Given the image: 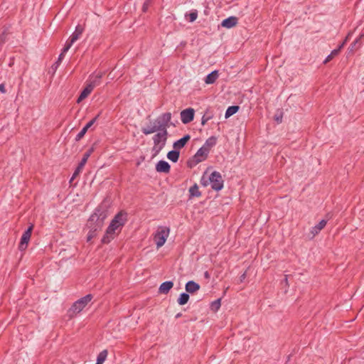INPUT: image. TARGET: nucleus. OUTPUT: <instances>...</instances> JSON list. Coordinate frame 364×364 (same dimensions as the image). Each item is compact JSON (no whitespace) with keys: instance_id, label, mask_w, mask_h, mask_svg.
Segmentation results:
<instances>
[{"instance_id":"f257e3e1","label":"nucleus","mask_w":364,"mask_h":364,"mask_svg":"<svg viewBox=\"0 0 364 364\" xmlns=\"http://www.w3.org/2000/svg\"><path fill=\"white\" fill-rule=\"evenodd\" d=\"M107 210L105 207L100 205L95 209L86 224V228L89 230L87 242H90L97 236L98 232L102 229L105 220L107 218Z\"/></svg>"},{"instance_id":"f03ea898","label":"nucleus","mask_w":364,"mask_h":364,"mask_svg":"<svg viewBox=\"0 0 364 364\" xmlns=\"http://www.w3.org/2000/svg\"><path fill=\"white\" fill-rule=\"evenodd\" d=\"M171 113L168 112L159 115L153 122L150 121V124L142 127L141 129V132L144 135H149L156 132L168 131L167 129L171 124Z\"/></svg>"},{"instance_id":"7ed1b4c3","label":"nucleus","mask_w":364,"mask_h":364,"mask_svg":"<svg viewBox=\"0 0 364 364\" xmlns=\"http://www.w3.org/2000/svg\"><path fill=\"white\" fill-rule=\"evenodd\" d=\"M92 295L89 294L75 301L68 311V316L72 318L79 314L92 300Z\"/></svg>"},{"instance_id":"20e7f679","label":"nucleus","mask_w":364,"mask_h":364,"mask_svg":"<svg viewBox=\"0 0 364 364\" xmlns=\"http://www.w3.org/2000/svg\"><path fill=\"white\" fill-rule=\"evenodd\" d=\"M208 181L213 190L219 191L223 188L224 181L220 172L213 171L208 177Z\"/></svg>"},{"instance_id":"39448f33","label":"nucleus","mask_w":364,"mask_h":364,"mask_svg":"<svg viewBox=\"0 0 364 364\" xmlns=\"http://www.w3.org/2000/svg\"><path fill=\"white\" fill-rule=\"evenodd\" d=\"M170 228L168 227H160L154 235V241L156 247H161L166 242L168 237Z\"/></svg>"},{"instance_id":"423d86ee","label":"nucleus","mask_w":364,"mask_h":364,"mask_svg":"<svg viewBox=\"0 0 364 364\" xmlns=\"http://www.w3.org/2000/svg\"><path fill=\"white\" fill-rule=\"evenodd\" d=\"M209 152L210 151L206 148V146H201L193 156V164L191 161L188 162V166L191 168L198 163L205 161L208 158Z\"/></svg>"},{"instance_id":"0eeeda50","label":"nucleus","mask_w":364,"mask_h":364,"mask_svg":"<svg viewBox=\"0 0 364 364\" xmlns=\"http://www.w3.org/2000/svg\"><path fill=\"white\" fill-rule=\"evenodd\" d=\"M95 150L94 146L90 147L84 154L82 156V159H81L80 162L79 163L78 166L75 168L70 180V183H72V181L80 174V173L82 171L83 167L85 166V164L87 163L89 157L90 155L93 153Z\"/></svg>"},{"instance_id":"6e6552de","label":"nucleus","mask_w":364,"mask_h":364,"mask_svg":"<svg viewBox=\"0 0 364 364\" xmlns=\"http://www.w3.org/2000/svg\"><path fill=\"white\" fill-rule=\"evenodd\" d=\"M104 75L105 73L100 71L93 73L89 76L86 84L93 90L95 87L99 86L101 84L102 77Z\"/></svg>"},{"instance_id":"1a4fd4ad","label":"nucleus","mask_w":364,"mask_h":364,"mask_svg":"<svg viewBox=\"0 0 364 364\" xmlns=\"http://www.w3.org/2000/svg\"><path fill=\"white\" fill-rule=\"evenodd\" d=\"M33 229V225H31L23 233L20 243L18 245V249L21 251H23L27 248L28 243L31 239L32 231Z\"/></svg>"},{"instance_id":"9d476101","label":"nucleus","mask_w":364,"mask_h":364,"mask_svg":"<svg viewBox=\"0 0 364 364\" xmlns=\"http://www.w3.org/2000/svg\"><path fill=\"white\" fill-rule=\"evenodd\" d=\"M127 213L123 211L119 212L112 220L110 223V229H112V226L117 225V227H120L121 230L127 220Z\"/></svg>"},{"instance_id":"9b49d317","label":"nucleus","mask_w":364,"mask_h":364,"mask_svg":"<svg viewBox=\"0 0 364 364\" xmlns=\"http://www.w3.org/2000/svg\"><path fill=\"white\" fill-rule=\"evenodd\" d=\"M168 136V131L157 132L152 137L154 144L165 146Z\"/></svg>"},{"instance_id":"f8f14e48","label":"nucleus","mask_w":364,"mask_h":364,"mask_svg":"<svg viewBox=\"0 0 364 364\" xmlns=\"http://www.w3.org/2000/svg\"><path fill=\"white\" fill-rule=\"evenodd\" d=\"M195 110L193 108L189 107L181 112V120L186 124L192 122L194 119Z\"/></svg>"},{"instance_id":"ddd939ff","label":"nucleus","mask_w":364,"mask_h":364,"mask_svg":"<svg viewBox=\"0 0 364 364\" xmlns=\"http://www.w3.org/2000/svg\"><path fill=\"white\" fill-rule=\"evenodd\" d=\"M326 219L321 220L317 225L314 226L311 230V233L313 236L316 235L318 232L324 228L326 225L327 224L328 220L330 219L329 213L326 215Z\"/></svg>"},{"instance_id":"4468645a","label":"nucleus","mask_w":364,"mask_h":364,"mask_svg":"<svg viewBox=\"0 0 364 364\" xmlns=\"http://www.w3.org/2000/svg\"><path fill=\"white\" fill-rule=\"evenodd\" d=\"M156 170L159 173H168L170 172L171 166L167 161L160 160L156 165Z\"/></svg>"},{"instance_id":"2eb2a0df","label":"nucleus","mask_w":364,"mask_h":364,"mask_svg":"<svg viewBox=\"0 0 364 364\" xmlns=\"http://www.w3.org/2000/svg\"><path fill=\"white\" fill-rule=\"evenodd\" d=\"M238 23V18L236 16H230L225 18L221 22V26L226 28H231L235 26Z\"/></svg>"},{"instance_id":"dca6fc26","label":"nucleus","mask_w":364,"mask_h":364,"mask_svg":"<svg viewBox=\"0 0 364 364\" xmlns=\"http://www.w3.org/2000/svg\"><path fill=\"white\" fill-rule=\"evenodd\" d=\"M190 139L191 136L189 134L184 135L182 138L173 142V149L179 151L181 149L183 148L186 146V144L190 140Z\"/></svg>"},{"instance_id":"f3484780","label":"nucleus","mask_w":364,"mask_h":364,"mask_svg":"<svg viewBox=\"0 0 364 364\" xmlns=\"http://www.w3.org/2000/svg\"><path fill=\"white\" fill-rule=\"evenodd\" d=\"M200 288V286L197 282L191 280L186 282L185 285V289L188 294H194L198 291Z\"/></svg>"},{"instance_id":"a211bd4d","label":"nucleus","mask_w":364,"mask_h":364,"mask_svg":"<svg viewBox=\"0 0 364 364\" xmlns=\"http://www.w3.org/2000/svg\"><path fill=\"white\" fill-rule=\"evenodd\" d=\"M173 287V282L172 281H166L163 282L159 288V293L162 294H167Z\"/></svg>"},{"instance_id":"6ab92c4d","label":"nucleus","mask_w":364,"mask_h":364,"mask_svg":"<svg viewBox=\"0 0 364 364\" xmlns=\"http://www.w3.org/2000/svg\"><path fill=\"white\" fill-rule=\"evenodd\" d=\"M83 31L84 28L82 27V26L78 24L75 27V31L73 33V34L70 36L68 40L74 43L77 40L80 38V36L83 33Z\"/></svg>"},{"instance_id":"aec40b11","label":"nucleus","mask_w":364,"mask_h":364,"mask_svg":"<svg viewBox=\"0 0 364 364\" xmlns=\"http://www.w3.org/2000/svg\"><path fill=\"white\" fill-rule=\"evenodd\" d=\"M364 37V33L359 36L349 46L348 48V53H354L356 50H358L361 46V43L360 42V39Z\"/></svg>"},{"instance_id":"412c9836","label":"nucleus","mask_w":364,"mask_h":364,"mask_svg":"<svg viewBox=\"0 0 364 364\" xmlns=\"http://www.w3.org/2000/svg\"><path fill=\"white\" fill-rule=\"evenodd\" d=\"M218 76H219L218 71L213 70L210 73L207 75V76L205 78V82L208 85L213 84L216 81V80L218 78Z\"/></svg>"},{"instance_id":"4be33fe9","label":"nucleus","mask_w":364,"mask_h":364,"mask_svg":"<svg viewBox=\"0 0 364 364\" xmlns=\"http://www.w3.org/2000/svg\"><path fill=\"white\" fill-rule=\"evenodd\" d=\"M179 156H180V151L176 149H173V150L168 151L167 154V158L170 161H171L172 162H174V163H176L178 161Z\"/></svg>"},{"instance_id":"5701e85b","label":"nucleus","mask_w":364,"mask_h":364,"mask_svg":"<svg viewBox=\"0 0 364 364\" xmlns=\"http://www.w3.org/2000/svg\"><path fill=\"white\" fill-rule=\"evenodd\" d=\"M213 112L209 108L206 109L201 119V124L205 125L208 121L213 118Z\"/></svg>"},{"instance_id":"b1692460","label":"nucleus","mask_w":364,"mask_h":364,"mask_svg":"<svg viewBox=\"0 0 364 364\" xmlns=\"http://www.w3.org/2000/svg\"><path fill=\"white\" fill-rule=\"evenodd\" d=\"M92 90L86 84L85 87L81 92L80 96L77 100V102L79 103L84 99H85L91 92Z\"/></svg>"},{"instance_id":"393cba45","label":"nucleus","mask_w":364,"mask_h":364,"mask_svg":"<svg viewBox=\"0 0 364 364\" xmlns=\"http://www.w3.org/2000/svg\"><path fill=\"white\" fill-rule=\"evenodd\" d=\"M218 138L215 136H212L206 139L204 146H206V148L210 151V149L213 146H215L217 144Z\"/></svg>"},{"instance_id":"a878e982","label":"nucleus","mask_w":364,"mask_h":364,"mask_svg":"<svg viewBox=\"0 0 364 364\" xmlns=\"http://www.w3.org/2000/svg\"><path fill=\"white\" fill-rule=\"evenodd\" d=\"M190 296L188 292H183L179 295L177 302L179 305L182 306L188 303Z\"/></svg>"},{"instance_id":"bb28decb","label":"nucleus","mask_w":364,"mask_h":364,"mask_svg":"<svg viewBox=\"0 0 364 364\" xmlns=\"http://www.w3.org/2000/svg\"><path fill=\"white\" fill-rule=\"evenodd\" d=\"M239 109L240 107L238 105H232L228 107L225 114V118H228L235 114L239 110Z\"/></svg>"},{"instance_id":"cd10ccee","label":"nucleus","mask_w":364,"mask_h":364,"mask_svg":"<svg viewBox=\"0 0 364 364\" xmlns=\"http://www.w3.org/2000/svg\"><path fill=\"white\" fill-rule=\"evenodd\" d=\"M190 197H199L201 196L200 191H199L198 186L196 183L192 186L189 188Z\"/></svg>"},{"instance_id":"c85d7f7f","label":"nucleus","mask_w":364,"mask_h":364,"mask_svg":"<svg viewBox=\"0 0 364 364\" xmlns=\"http://www.w3.org/2000/svg\"><path fill=\"white\" fill-rule=\"evenodd\" d=\"M108 355L107 350H102L97 355L96 364H103Z\"/></svg>"},{"instance_id":"c756f323","label":"nucleus","mask_w":364,"mask_h":364,"mask_svg":"<svg viewBox=\"0 0 364 364\" xmlns=\"http://www.w3.org/2000/svg\"><path fill=\"white\" fill-rule=\"evenodd\" d=\"M114 234L107 233V230H106V232L101 240V242L102 244H108L114 239Z\"/></svg>"},{"instance_id":"7c9ffc66","label":"nucleus","mask_w":364,"mask_h":364,"mask_svg":"<svg viewBox=\"0 0 364 364\" xmlns=\"http://www.w3.org/2000/svg\"><path fill=\"white\" fill-rule=\"evenodd\" d=\"M340 50L338 48L334 49L331 51V53L326 58V59L323 61L324 64H326L327 63L330 62L335 56H336L339 53Z\"/></svg>"},{"instance_id":"2f4dec72","label":"nucleus","mask_w":364,"mask_h":364,"mask_svg":"<svg viewBox=\"0 0 364 364\" xmlns=\"http://www.w3.org/2000/svg\"><path fill=\"white\" fill-rule=\"evenodd\" d=\"M221 306V299H218L210 304V309L213 311H217Z\"/></svg>"},{"instance_id":"473e14b6","label":"nucleus","mask_w":364,"mask_h":364,"mask_svg":"<svg viewBox=\"0 0 364 364\" xmlns=\"http://www.w3.org/2000/svg\"><path fill=\"white\" fill-rule=\"evenodd\" d=\"M186 17L188 18V21L190 22H193L196 20L198 17V11L197 10H193L189 14H186Z\"/></svg>"},{"instance_id":"72a5a7b5","label":"nucleus","mask_w":364,"mask_h":364,"mask_svg":"<svg viewBox=\"0 0 364 364\" xmlns=\"http://www.w3.org/2000/svg\"><path fill=\"white\" fill-rule=\"evenodd\" d=\"M353 32L352 31H350L348 32V33L347 34L346 37L345 38L344 41H343V43L339 45V46L338 47V48L341 50V48L346 45V43L350 40V38H351V36H353Z\"/></svg>"},{"instance_id":"f704fd0d","label":"nucleus","mask_w":364,"mask_h":364,"mask_svg":"<svg viewBox=\"0 0 364 364\" xmlns=\"http://www.w3.org/2000/svg\"><path fill=\"white\" fill-rule=\"evenodd\" d=\"M99 117H100V114L96 115L92 119H91L89 122H87L85 124V126L84 127V128L86 129L87 130H88L95 123V122L97 120Z\"/></svg>"},{"instance_id":"c9c22d12","label":"nucleus","mask_w":364,"mask_h":364,"mask_svg":"<svg viewBox=\"0 0 364 364\" xmlns=\"http://www.w3.org/2000/svg\"><path fill=\"white\" fill-rule=\"evenodd\" d=\"M164 147V146L154 144V146L152 147V151H154L153 157L157 156Z\"/></svg>"},{"instance_id":"e433bc0d","label":"nucleus","mask_w":364,"mask_h":364,"mask_svg":"<svg viewBox=\"0 0 364 364\" xmlns=\"http://www.w3.org/2000/svg\"><path fill=\"white\" fill-rule=\"evenodd\" d=\"M152 1H153V0H146L144 2L143 6H142V11L144 13H146L148 11L149 7L152 4Z\"/></svg>"},{"instance_id":"4c0bfd02","label":"nucleus","mask_w":364,"mask_h":364,"mask_svg":"<svg viewBox=\"0 0 364 364\" xmlns=\"http://www.w3.org/2000/svg\"><path fill=\"white\" fill-rule=\"evenodd\" d=\"M87 132V130L83 127L82 130L75 136V141H80L85 136Z\"/></svg>"},{"instance_id":"58836bf2","label":"nucleus","mask_w":364,"mask_h":364,"mask_svg":"<svg viewBox=\"0 0 364 364\" xmlns=\"http://www.w3.org/2000/svg\"><path fill=\"white\" fill-rule=\"evenodd\" d=\"M73 44V43H72L70 41L68 40L61 52L63 53H66L68 51V50L70 48V47L72 46Z\"/></svg>"},{"instance_id":"ea45409f","label":"nucleus","mask_w":364,"mask_h":364,"mask_svg":"<svg viewBox=\"0 0 364 364\" xmlns=\"http://www.w3.org/2000/svg\"><path fill=\"white\" fill-rule=\"evenodd\" d=\"M119 229L120 230V227H117V225L115 226H112V229H110V225L107 227V233H113L114 235L115 233V231Z\"/></svg>"},{"instance_id":"a19ab883","label":"nucleus","mask_w":364,"mask_h":364,"mask_svg":"<svg viewBox=\"0 0 364 364\" xmlns=\"http://www.w3.org/2000/svg\"><path fill=\"white\" fill-rule=\"evenodd\" d=\"M210 183L209 181H208V178L206 179L205 178L204 176H202L201 179H200V184L203 186H207L208 184Z\"/></svg>"},{"instance_id":"79ce46f5","label":"nucleus","mask_w":364,"mask_h":364,"mask_svg":"<svg viewBox=\"0 0 364 364\" xmlns=\"http://www.w3.org/2000/svg\"><path fill=\"white\" fill-rule=\"evenodd\" d=\"M274 120L277 122V123H282V114H281L280 115H275L274 116Z\"/></svg>"},{"instance_id":"37998d69","label":"nucleus","mask_w":364,"mask_h":364,"mask_svg":"<svg viewBox=\"0 0 364 364\" xmlns=\"http://www.w3.org/2000/svg\"><path fill=\"white\" fill-rule=\"evenodd\" d=\"M65 53H62V52H61V53H60V55H59V56H58V60H57L56 61H58V62H59V63H61V62H62L63 59V58H64V57H65Z\"/></svg>"},{"instance_id":"c03bdc74","label":"nucleus","mask_w":364,"mask_h":364,"mask_svg":"<svg viewBox=\"0 0 364 364\" xmlns=\"http://www.w3.org/2000/svg\"><path fill=\"white\" fill-rule=\"evenodd\" d=\"M60 63L58 62V61H55L53 65H52V68L55 70L58 66L60 65Z\"/></svg>"},{"instance_id":"a18cd8bd","label":"nucleus","mask_w":364,"mask_h":364,"mask_svg":"<svg viewBox=\"0 0 364 364\" xmlns=\"http://www.w3.org/2000/svg\"><path fill=\"white\" fill-rule=\"evenodd\" d=\"M4 41H5V36H4V34L2 33L1 35H0V46L4 43Z\"/></svg>"},{"instance_id":"49530a36","label":"nucleus","mask_w":364,"mask_h":364,"mask_svg":"<svg viewBox=\"0 0 364 364\" xmlns=\"http://www.w3.org/2000/svg\"><path fill=\"white\" fill-rule=\"evenodd\" d=\"M0 92L1 93H5L6 92V88H5L4 84H1L0 85Z\"/></svg>"},{"instance_id":"de8ad7c7","label":"nucleus","mask_w":364,"mask_h":364,"mask_svg":"<svg viewBox=\"0 0 364 364\" xmlns=\"http://www.w3.org/2000/svg\"><path fill=\"white\" fill-rule=\"evenodd\" d=\"M204 277H205V278H206V279H209V278H210V274H209V273H208V271L205 272V273H204Z\"/></svg>"},{"instance_id":"09e8293b","label":"nucleus","mask_w":364,"mask_h":364,"mask_svg":"<svg viewBox=\"0 0 364 364\" xmlns=\"http://www.w3.org/2000/svg\"><path fill=\"white\" fill-rule=\"evenodd\" d=\"M245 276H246L245 273H244L243 274H242L240 276V281L241 282L245 278Z\"/></svg>"},{"instance_id":"8fccbe9b","label":"nucleus","mask_w":364,"mask_h":364,"mask_svg":"<svg viewBox=\"0 0 364 364\" xmlns=\"http://www.w3.org/2000/svg\"><path fill=\"white\" fill-rule=\"evenodd\" d=\"M181 315L182 314L181 313H178V314L176 315V318H178L181 317Z\"/></svg>"},{"instance_id":"3c124183","label":"nucleus","mask_w":364,"mask_h":364,"mask_svg":"<svg viewBox=\"0 0 364 364\" xmlns=\"http://www.w3.org/2000/svg\"><path fill=\"white\" fill-rule=\"evenodd\" d=\"M284 282H287V276L285 275V279H284Z\"/></svg>"},{"instance_id":"603ef678","label":"nucleus","mask_w":364,"mask_h":364,"mask_svg":"<svg viewBox=\"0 0 364 364\" xmlns=\"http://www.w3.org/2000/svg\"><path fill=\"white\" fill-rule=\"evenodd\" d=\"M96 364V363H95Z\"/></svg>"}]
</instances>
